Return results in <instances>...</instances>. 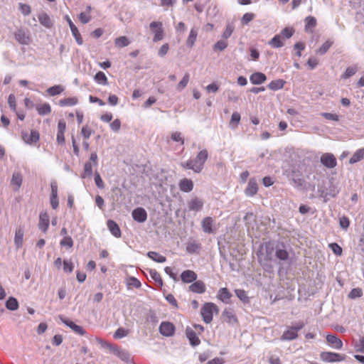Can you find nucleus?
<instances>
[{
	"mask_svg": "<svg viewBox=\"0 0 364 364\" xmlns=\"http://www.w3.org/2000/svg\"><path fill=\"white\" fill-rule=\"evenodd\" d=\"M294 48L296 50V55L300 58L301 56V51L305 49V44L303 42H297L294 44Z\"/></svg>",
	"mask_w": 364,
	"mask_h": 364,
	"instance_id": "63",
	"label": "nucleus"
},
{
	"mask_svg": "<svg viewBox=\"0 0 364 364\" xmlns=\"http://www.w3.org/2000/svg\"><path fill=\"white\" fill-rule=\"evenodd\" d=\"M188 291L195 294H203L206 291V286L203 281L196 280L189 287Z\"/></svg>",
	"mask_w": 364,
	"mask_h": 364,
	"instance_id": "13",
	"label": "nucleus"
},
{
	"mask_svg": "<svg viewBox=\"0 0 364 364\" xmlns=\"http://www.w3.org/2000/svg\"><path fill=\"white\" fill-rule=\"evenodd\" d=\"M214 224V220L211 217H205L202 220V229L205 233H213L214 232L213 226Z\"/></svg>",
	"mask_w": 364,
	"mask_h": 364,
	"instance_id": "28",
	"label": "nucleus"
},
{
	"mask_svg": "<svg viewBox=\"0 0 364 364\" xmlns=\"http://www.w3.org/2000/svg\"><path fill=\"white\" fill-rule=\"evenodd\" d=\"M78 103V100L75 97H67L61 99L58 102L60 107H71L75 106Z\"/></svg>",
	"mask_w": 364,
	"mask_h": 364,
	"instance_id": "36",
	"label": "nucleus"
},
{
	"mask_svg": "<svg viewBox=\"0 0 364 364\" xmlns=\"http://www.w3.org/2000/svg\"><path fill=\"white\" fill-rule=\"evenodd\" d=\"M326 339L332 348L341 350L343 348V341L336 335L327 334Z\"/></svg>",
	"mask_w": 364,
	"mask_h": 364,
	"instance_id": "14",
	"label": "nucleus"
},
{
	"mask_svg": "<svg viewBox=\"0 0 364 364\" xmlns=\"http://www.w3.org/2000/svg\"><path fill=\"white\" fill-rule=\"evenodd\" d=\"M294 33V30L293 29V28H291V27H286L284 28L282 32H281V36L282 38H290L293 34Z\"/></svg>",
	"mask_w": 364,
	"mask_h": 364,
	"instance_id": "61",
	"label": "nucleus"
},
{
	"mask_svg": "<svg viewBox=\"0 0 364 364\" xmlns=\"http://www.w3.org/2000/svg\"><path fill=\"white\" fill-rule=\"evenodd\" d=\"M23 230L22 228H18L16 230L15 237H14V244L17 249H19L23 245Z\"/></svg>",
	"mask_w": 364,
	"mask_h": 364,
	"instance_id": "31",
	"label": "nucleus"
},
{
	"mask_svg": "<svg viewBox=\"0 0 364 364\" xmlns=\"http://www.w3.org/2000/svg\"><path fill=\"white\" fill-rule=\"evenodd\" d=\"M23 182L22 174L19 171H14L11 180V185L13 186L14 191H18L21 188Z\"/></svg>",
	"mask_w": 364,
	"mask_h": 364,
	"instance_id": "24",
	"label": "nucleus"
},
{
	"mask_svg": "<svg viewBox=\"0 0 364 364\" xmlns=\"http://www.w3.org/2000/svg\"><path fill=\"white\" fill-rule=\"evenodd\" d=\"M232 294L225 287L220 288L218 290V298L225 304L230 303V298L232 297Z\"/></svg>",
	"mask_w": 364,
	"mask_h": 364,
	"instance_id": "29",
	"label": "nucleus"
},
{
	"mask_svg": "<svg viewBox=\"0 0 364 364\" xmlns=\"http://www.w3.org/2000/svg\"><path fill=\"white\" fill-rule=\"evenodd\" d=\"M362 295H363V291L361 289L354 288L350 291V293L348 294V297L352 299H354L356 298L361 297Z\"/></svg>",
	"mask_w": 364,
	"mask_h": 364,
	"instance_id": "62",
	"label": "nucleus"
},
{
	"mask_svg": "<svg viewBox=\"0 0 364 364\" xmlns=\"http://www.w3.org/2000/svg\"><path fill=\"white\" fill-rule=\"evenodd\" d=\"M198 278L197 274L190 269L184 270L181 274V279L183 283L189 284L196 281Z\"/></svg>",
	"mask_w": 364,
	"mask_h": 364,
	"instance_id": "21",
	"label": "nucleus"
},
{
	"mask_svg": "<svg viewBox=\"0 0 364 364\" xmlns=\"http://www.w3.org/2000/svg\"><path fill=\"white\" fill-rule=\"evenodd\" d=\"M274 251L275 252V242H267L265 244V260H267V262L272 261Z\"/></svg>",
	"mask_w": 364,
	"mask_h": 364,
	"instance_id": "35",
	"label": "nucleus"
},
{
	"mask_svg": "<svg viewBox=\"0 0 364 364\" xmlns=\"http://www.w3.org/2000/svg\"><path fill=\"white\" fill-rule=\"evenodd\" d=\"M260 265L262 267L263 269L267 272H272L273 271V266L271 264V261H267L264 258L259 260Z\"/></svg>",
	"mask_w": 364,
	"mask_h": 364,
	"instance_id": "59",
	"label": "nucleus"
},
{
	"mask_svg": "<svg viewBox=\"0 0 364 364\" xmlns=\"http://www.w3.org/2000/svg\"><path fill=\"white\" fill-rule=\"evenodd\" d=\"M316 26V19L311 16L305 18V31H308L309 28H314Z\"/></svg>",
	"mask_w": 364,
	"mask_h": 364,
	"instance_id": "53",
	"label": "nucleus"
},
{
	"mask_svg": "<svg viewBox=\"0 0 364 364\" xmlns=\"http://www.w3.org/2000/svg\"><path fill=\"white\" fill-rule=\"evenodd\" d=\"M50 203L53 209L55 210L59 205V200L58 196V183L55 180L50 181Z\"/></svg>",
	"mask_w": 364,
	"mask_h": 364,
	"instance_id": "8",
	"label": "nucleus"
},
{
	"mask_svg": "<svg viewBox=\"0 0 364 364\" xmlns=\"http://www.w3.org/2000/svg\"><path fill=\"white\" fill-rule=\"evenodd\" d=\"M171 139L174 141L179 142L182 146L184 144V139L179 132H175L171 134Z\"/></svg>",
	"mask_w": 364,
	"mask_h": 364,
	"instance_id": "64",
	"label": "nucleus"
},
{
	"mask_svg": "<svg viewBox=\"0 0 364 364\" xmlns=\"http://www.w3.org/2000/svg\"><path fill=\"white\" fill-rule=\"evenodd\" d=\"M159 332L164 336H171L175 333V327L171 323L164 321L160 324Z\"/></svg>",
	"mask_w": 364,
	"mask_h": 364,
	"instance_id": "16",
	"label": "nucleus"
},
{
	"mask_svg": "<svg viewBox=\"0 0 364 364\" xmlns=\"http://www.w3.org/2000/svg\"><path fill=\"white\" fill-rule=\"evenodd\" d=\"M36 110L38 114L41 116H44L48 114L51 112V107L48 103H44L43 105H39L36 107Z\"/></svg>",
	"mask_w": 364,
	"mask_h": 364,
	"instance_id": "42",
	"label": "nucleus"
},
{
	"mask_svg": "<svg viewBox=\"0 0 364 364\" xmlns=\"http://www.w3.org/2000/svg\"><path fill=\"white\" fill-rule=\"evenodd\" d=\"M93 173L92 165L90 161H87L84 166V172L82 173V178L90 177Z\"/></svg>",
	"mask_w": 364,
	"mask_h": 364,
	"instance_id": "52",
	"label": "nucleus"
},
{
	"mask_svg": "<svg viewBox=\"0 0 364 364\" xmlns=\"http://www.w3.org/2000/svg\"><path fill=\"white\" fill-rule=\"evenodd\" d=\"M208 158V152L206 149L200 151L194 159H190L183 163L181 166L186 169L193 170L195 173H200L203 169L205 163Z\"/></svg>",
	"mask_w": 364,
	"mask_h": 364,
	"instance_id": "1",
	"label": "nucleus"
},
{
	"mask_svg": "<svg viewBox=\"0 0 364 364\" xmlns=\"http://www.w3.org/2000/svg\"><path fill=\"white\" fill-rule=\"evenodd\" d=\"M38 21L42 26L47 28H50L53 26L50 16L45 12H42L38 15Z\"/></svg>",
	"mask_w": 364,
	"mask_h": 364,
	"instance_id": "32",
	"label": "nucleus"
},
{
	"mask_svg": "<svg viewBox=\"0 0 364 364\" xmlns=\"http://www.w3.org/2000/svg\"><path fill=\"white\" fill-rule=\"evenodd\" d=\"M186 335L192 346L196 347L200 343V340L199 339L197 333L191 328L188 327L186 329Z\"/></svg>",
	"mask_w": 364,
	"mask_h": 364,
	"instance_id": "19",
	"label": "nucleus"
},
{
	"mask_svg": "<svg viewBox=\"0 0 364 364\" xmlns=\"http://www.w3.org/2000/svg\"><path fill=\"white\" fill-rule=\"evenodd\" d=\"M320 161L321 164L327 168H335L337 165L336 159L331 153L323 154L320 158Z\"/></svg>",
	"mask_w": 364,
	"mask_h": 364,
	"instance_id": "9",
	"label": "nucleus"
},
{
	"mask_svg": "<svg viewBox=\"0 0 364 364\" xmlns=\"http://www.w3.org/2000/svg\"><path fill=\"white\" fill-rule=\"evenodd\" d=\"M60 245L61 247L70 248L73 246V240L71 237L65 236L60 240Z\"/></svg>",
	"mask_w": 364,
	"mask_h": 364,
	"instance_id": "58",
	"label": "nucleus"
},
{
	"mask_svg": "<svg viewBox=\"0 0 364 364\" xmlns=\"http://www.w3.org/2000/svg\"><path fill=\"white\" fill-rule=\"evenodd\" d=\"M266 80L267 76L260 72L254 73L250 76V80L253 85H261Z\"/></svg>",
	"mask_w": 364,
	"mask_h": 364,
	"instance_id": "30",
	"label": "nucleus"
},
{
	"mask_svg": "<svg viewBox=\"0 0 364 364\" xmlns=\"http://www.w3.org/2000/svg\"><path fill=\"white\" fill-rule=\"evenodd\" d=\"M319 192L321 197L331 196L334 198L338 195L339 191L333 182L330 181L328 187L324 189H319Z\"/></svg>",
	"mask_w": 364,
	"mask_h": 364,
	"instance_id": "18",
	"label": "nucleus"
},
{
	"mask_svg": "<svg viewBox=\"0 0 364 364\" xmlns=\"http://www.w3.org/2000/svg\"><path fill=\"white\" fill-rule=\"evenodd\" d=\"M304 326L303 321L298 322L295 326L289 327L281 336L282 341H292L297 338L298 331Z\"/></svg>",
	"mask_w": 364,
	"mask_h": 364,
	"instance_id": "5",
	"label": "nucleus"
},
{
	"mask_svg": "<svg viewBox=\"0 0 364 364\" xmlns=\"http://www.w3.org/2000/svg\"><path fill=\"white\" fill-rule=\"evenodd\" d=\"M107 228L113 236L117 238H119L122 236L119 226L115 221L112 220H108L107 222Z\"/></svg>",
	"mask_w": 364,
	"mask_h": 364,
	"instance_id": "26",
	"label": "nucleus"
},
{
	"mask_svg": "<svg viewBox=\"0 0 364 364\" xmlns=\"http://www.w3.org/2000/svg\"><path fill=\"white\" fill-rule=\"evenodd\" d=\"M285 84V80L282 79H277L271 81L267 85V87L271 90L277 91L283 89Z\"/></svg>",
	"mask_w": 364,
	"mask_h": 364,
	"instance_id": "33",
	"label": "nucleus"
},
{
	"mask_svg": "<svg viewBox=\"0 0 364 364\" xmlns=\"http://www.w3.org/2000/svg\"><path fill=\"white\" fill-rule=\"evenodd\" d=\"M228 43L227 41L221 39L218 41L216 43H215V45L213 46V50L223 51L228 47Z\"/></svg>",
	"mask_w": 364,
	"mask_h": 364,
	"instance_id": "57",
	"label": "nucleus"
},
{
	"mask_svg": "<svg viewBox=\"0 0 364 364\" xmlns=\"http://www.w3.org/2000/svg\"><path fill=\"white\" fill-rule=\"evenodd\" d=\"M201 248V245L197 241L188 242L186 245V252L191 254L198 253Z\"/></svg>",
	"mask_w": 364,
	"mask_h": 364,
	"instance_id": "37",
	"label": "nucleus"
},
{
	"mask_svg": "<svg viewBox=\"0 0 364 364\" xmlns=\"http://www.w3.org/2000/svg\"><path fill=\"white\" fill-rule=\"evenodd\" d=\"M240 119H241V116H240V113H238L237 112H233L232 114L230 122V127L232 129H236L240 123Z\"/></svg>",
	"mask_w": 364,
	"mask_h": 364,
	"instance_id": "44",
	"label": "nucleus"
},
{
	"mask_svg": "<svg viewBox=\"0 0 364 364\" xmlns=\"http://www.w3.org/2000/svg\"><path fill=\"white\" fill-rule=\"evenodd\" d=\"M50 223V217L46 211H42L39 214L38 228L44 233L48 229Z\"/></svg>",
	"mask_w": 364,
	"mask_h": 364,
	"instance_id": "12",
	"label": "nucleus"
},
{
	"mask_svg": "<svg viewBox=\"0 0 364 364\" xmlns=\"http://www.w3.org/2000/svg\"><path fill=\"white\" fill-rule=\"evenodd\" d=\"M289 249L290 247L284 242H275L274 255L279 262H289L290 261V255Z\"/></svg>",
	"mask_w": 364,
	"mask_h": 364,
	"instance_id": "2",
	"label": "nucleus"
},
{
	"mask_svg": "<svg viewBox=\"0 0 364 364\" xmlns=\"http://www.w3.org/2000/svg\"><path fill=\"white\" fill-rule=\"evenodd\" d=\"M218 312L217 305L212 302L205 303L200 309V314L203 320L206 323H210L213 321V312Z\"/></svg>",
	"mask_w": 364,
	"mask_h": 364,
	"instance_id": "4",
	"label": "nucleus"
},
{
	"mask_svg": "<svg viewBox=\"0 0 364 364\" xmlns=\"http://www.w3.org/2000/svg\"><path fill=\"white\" fill-rule=\"evenodd\" d=\"M258 191V184L255 178L249 180L247 186L245 190V193L248 197H253Z\"/></svg>",
	"mask_w": 364,
	"mask_h": 364,
	"instance_id": "17",
	"label": "nucleus"
},
{
	"mask_svg": "<svg viewBox=\"0 0 364 364\" xmlns=\"http://www.w3.org/2000/svg\"><path fill=\"white\" fill-rule=\"evenodd\" d=\"M190 75L188 73H186L181 80L177 85V90L178 91L183 90L188 85L189 81Z\"/></svg>",
	"mask_w": 364,
	"mask_h": 364,
	"instance_id": "56",
	"label": "nucleus"
},
{
	"mask_svg": "<svg viewBox=\"0 0 364 364\" xmlns=\"http://www.w3.org/2000/svg\"><path fill=\"white\" fill-rule=\"evenodd\" d=\"M18 9L23 16H28L31 12V6L23 3L18 4Z\"/></svg>",
	"mask_w": 364,
	"mask_h": 364,
	"instance_id": "60",
	"label": "nucleus"
},
{
	"mask_svg": "<svg viewBox=\"0 0 364 364\" xmlns=\"http://www.w3.org/2000/svg\"><path fill=\"white\" fill-rule=\"evenodd\" d=\"M234 30H235V26H234L233 23H228L226 25L225 31L222 33V38L226 41L228 38H229L232 36Z\"/></svg>",
	"mask_w": 364,
	"mask_h": 364,
	"instance_id": "48",
	"label": "nucleus"
},
{
	"mask_svg": "<svg viewBox=\"0 0 364 364\" xmlns=\"http://www.w3.org/2000/svg\"><path fill=\"white\" fill-rule=\"evenodd\" d=\"M129 334V330L125 329L122 327L118 328L116 331L114 332L113 337L115 339H120L125 336H127Z\"/></svg>",
	"mask_w": 364,
	"mask_h": 364,
	"instance_id": "54",
	"label": "nucleus"
},
{
	"mask_svg": "<svg viewBox=\"0 0 364 364\" xmlns=\"http://www.w3.org/2000/svg\"><path fill=\"white\" fill-rule=\"evenodd\" d=\"M269 45L273 48H279L284 46L281 35H275L269 41Z\"/></svg>",
	"mask_w": 364,
	"mask_h": 364,
	"instance_id": "43",
	"label": "nucleus"
},
{
	"mask_svg": "<svg viewBox=\"0 0 364 364\" xmlns=\"http://www.w3.org/2000/svg\"><path fill=\"white\" fill-rule=\"evenodd\" d=\"M204 205L203 199L198 197H193L188 202V208L190 211H200Z\"/></svg>",
	"mask_w": 364,
	"mask_h": 364,
	"instance_id": "11",
	"label": "nucleus"
},
{
	"mask_svg": "<svg viewBox=\"0 0 364 364\" xmlns=\"http://www.w3.org/2000/svg\"><path fill=\"white\" fill-rule=\"evenodd\" d=\"M333 45V41L330 40H327L326 42H324L321 46L317 50V53L320 55L325 54L328 49L331 48V46Z\"/></svg>",
	"mask_w": 364,
	"mask_h": 364,
	"instance_id": "55",
	"label": "nucleus"
},
{
	"mask_svg": "<svg viewBox=\"0 0 364 364\" xmlns=\"http://www.w3.org/2000/svg\"><path fill=\"white\" fill-rule=\"evenodd\" d=\"M5 305H6V309L10 311L17 310L19 307L18 300L13 296L9 297V299L6 301Z\"/></svg>",
	"mask_w": 364,
	"mask_h": 364,
	"instance_id": "39",
	"label": "nucleus"
},
{
	"mask_svg": "<svg viewBox=\"0 0 364 364\" xmlns=\"http://www.w3.org/2000/svg\"><path fill=\"white\" fill-rule=\"evenodd\" d=\"M97 341L99 343L102 345V347L108 348L110 350H112L114 353V355H116L122 360L125 362L129 361L130 355L127 350L122 349L115 345L110 344L103 341L102 338H97Z\"/></svg>",
	"mask_w": 364,
	"mask_h": 364,
	"instance_id": "3",
	"label": "nucleus"
},
{
	"mask_svg": "<svg viewBox=\"0 0 364 364\" xmlns=\"http://www.w3.org/2000/svg\"><path fill=\"white\" fill-rule=\"evenodd\" d=\"M95 80L98 84L100 85H107L108 83L107 76L102 71H99L95 74Z\"/></svg>",
	"mask_w": 364,
	"mask_h": 364,
	"instance_id": "50",
	"label": "nucleus"
},
{
	"mask_svg": "<svg viewBox=\"0 0 364 364\" xmlns=\"http://www.w3.org/2000/svg\"><path fill=\"white\" fill-rule=\"evenodd\" d=\"M149 273L151 278L156 282V284L159 287H161L163 286V280L160 274L156 269H149Z\"/></svg>",
	"mask_w": 364,
	"mask_h": 364,
	"instance_id": "41",
	"label": "nucleus"
},
{
	"mask_svg": "<svg viewBox=\"0 0 364 364\" xmlns=\"http://www.w3.org/2000/svg\"><path fill=\"white\" fill-rule=\"evenodd\" d=\"M357 71H358L357 65L349 66L346 68L345 72L342 74L341 78L346 80V79L350 77L351 76H353V75H355L357 73Z\"/></svg>",
	"mask_w": 364,
	"mask_h": 364,
	"instance_id": "45",
	"label": "nucleus"
},
{
	"mask_svg": "<svg viewBox=\"0 0 364 364\" xmlns=\"http://www.w3.org/2000/svg\"><path fill=\"white\" fill-rule=\"evenodd\" d=\"M223 318L226 323L230 324H235L237 323V316L234 312V311L231 309H225L223 314Z\"/></svg>",
	"mask_w": 364,
	"mask_h": 364,
	"instance_id": "23",
	"label": "nucleus"
},
{
	"mask_svg": "<svg viewBox=\"0 0 364 364\" xmlns=\"http://www.w3.org/2000/svg\"><path fill=\"white\" fill-rule=\"evenodd\" d=\"M133 219L138 223H144L147 219V213L143 208L139 207L133 210L132 213Z\"/></svg>",
	"mask_w": 364,
	"mask_h": 364,
	"instance_id": "15",
	"label": "nucleus"
},
{
	"mask_svg": "<svg viewBox=\"0 0 364 364\" xmlns=\"http://www.w3.org/2000/svg\"><path fill=\"white\" fill-rule=\"evenodd\" d=\"M66 19H67V21H68V23L69 24V26H70V31L72 32V34H73V37L75 38L77 43L78 45H80V46L82 45L83 40H82V38L81 37V35H80L77 28L75 26V25L73 23V22L69 18L68 16H66Z\"/></svg>",
	"mask_w": 364,
	"mask_h": 364,
	"instance_id": "20",
	"label": "nucleus"
},
{
	"mask_svg": "<svg viewBox=\"0 0 364 364\" xmlns=\"http://www.w3.org/2000/svg\"><path fill=\"white\" fill-rule=\"evenodd\" d=\"M364 158V147L356 150L349 160V163L351 164H355L360 161Z\"/></svg>",
	"mask_w": 364,
	"mask_h": 364,
	"instance_id": "38",
	"label": "nucleus"
},
{
	"mask_svg": "<svg viewBox=\"0 0 364 364\" xmlns=\"http://www.w3.org/2000/svg\"><path fill=\"white\" fill-rule=\"evenodd\" d=\"M150 31L154 33L153 41L158 42L164 38V29L161 21H152L149 24Z\"/></svg>",
	"mask_w": 364,
	"mask_h": 364,
	"instance_id": "6",
	"label": "nucleus"
},
{
	"mask_svg": "<svg viewBox=\"0 0 364 364\" xmlns=\"http://www.w3.org/2000/svg\"><path fill=\"white\" fill-rule=\"evenodd\" d=\"M14 38L16 41L22 45H28L31 41L29 36L23 29H18L14 33Z\"/></svg>",
	"mask_w": 364,
	"mask_h": 364,
	"instance_id": "22",
	"label": "nucleus"
},
{
	"mask_svg": "<svg viewBox=\"0 0 364 364\" xmlns=\"http://www.w3.org/2000/svg\"><path fill=\"white\" fill-rule=\"evenodd\" d=\"M197 36H198V28L193 27L191 29L188 37L186 40V46L188 48H191L194 46V44L196 41V39H197Z\"/></svg>",
	"mask_w": 364,
	"mask_h": 364,
	"instance_id": "34",
	"label": "nucleus"
},
{
	"mask_svg": "<svg viewBox=\"0 0 364 364\" xmlns=\"http://www.w3.org/2000/svg\"><path fill=\"white\" fill-rule=\"evenodd\" d=\"M235 293L238 299L244 304H248L250 302V298L245 290L240 289H235Z\"/></svg>",
	"mask_w": 364,
	"mask_h": 364,
	"instance_id": "47",
	"label": "nucleus"
},
{
	"mask_svg": "<svg viewBox=\"0 0 364 364\" xmlns=\"http://www.w3.org/2000/svg\"><path fill=\"white\" fill-rule=\"evenodd\" d=\"M127 285L128 288L134 287L139 289L141 287V283L137 278L134 277H129L127 279Z\"/></svg>",
	"mask_w": 364,
	"mask_h": 364,
	"instance_id": "51",
	"label": "nucleus"
},
{
	"mask_svg": "<svg viewBox=\"0 0 364 364\" xmlns=\"http://www.w3.org/2000/svg\"><path fill=\"white\" fill-rule=\"evenodd\" d=\"M194 187L193 182L189 178H183L178 183L179 189L184 193H190L193 191Z\"/></svg>",
	"mask_w": 364,
	"mask_h": 364,
	"instance_id": "25",
	"label": "nucleus"
},
{
	"mask_svg": "<svg viewBox=\"0 0 364 364\" xmlns=\"http://www.w3.org/2000/svg\"><path fill=\"white\" fill-rule=\"evenodd\" d=\"M22 137L26 143L31 144L33 143H36L39 141L40 134L38 131L32 130L29 136L26 133H23Z\"/></svg>",
	"mask_w": 364,
	"mask_h": 364,
	"instance_id": "27",
	"label": "nucleus"
},
{
	"mask_svg": "<svg viewBox=\"0 0 364 364\" xmlns=\"http://www.w3.org/2000/svg\"><path fill=\"white\" fill-rule=\"evenodd\" d=\"M130 41L127 36H120L114 40V44L117 48H123L129 46Z\"/></svg>",
	"mask_w": 364,
	"mask_h": 364,
	"instance_id": "46",
	"label": "nucleus"
},
{
	"mask_svg": "<svg viewBox=\"0 0 364 364\" xmlns=\"http://www.w3.org/2000/svg\"><path fill=\"white\" fill-rule=\"evenodd\" d=\"M320 358L323 362L334 363L343 361L345 356L338 353L324 351L321 353Z\"/></svg>",
	"mask_w": 364,
	"mask_h": 364,
	"instance_id": "7",
	"label": "nucleus"
},
{
	"mask_svg": "<svg viewBox=\"0 0 364 364\" xmlns=\"http://www.w3.org/2000/svg\"><path fill=\"white\" fill-rule=\"evenodd\" d=\"M66 130V123L64 119H60L58 123V132L56 136V141L58 144H65V132Z\"/></svg>",
	"mask_w": 364,
	"mask_h": 364,
	"instance_id": "10",
	"label": "nucleus"
},
{
	"mask_svg": "<svg viewBox=\"0 0 364 364\" xmlns=\"http://www.w3.org/2000/svg\"><path fill=\"white\" fill-rule=\"evenodd\" d=\"M63 90H64V88L63 86L54 85V86L49 87L47 90V92L50 96H55V95H60V93H62L63 92Z\"/></svg>",
	"mask_w": 364,
	"mask_h": 364,
	"instance_id": "49",
	"label": "nucleus"
},
{
	"mask_svg": "<svg viewBox=\"0 0 364 364\" xmlns=\"http://www.w3.org/2000/svg\"><path fill=\"white\" fill-rule=\"evenodd\" d=\"M147 256L151 259H152L156 262H159V263H163L166 261V257L160 255L159 253H158L156 252H154V251L148 252Z\"/></svg>",
	"mask_w": 364,
	"mask_h": 364,
	"instance_id": "40",
	"label": "nucleus"
}]
</instances>
